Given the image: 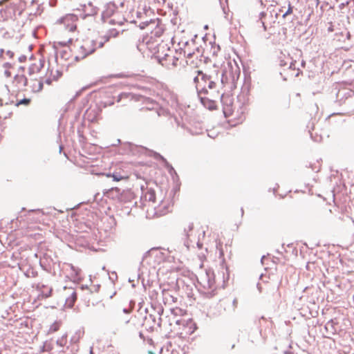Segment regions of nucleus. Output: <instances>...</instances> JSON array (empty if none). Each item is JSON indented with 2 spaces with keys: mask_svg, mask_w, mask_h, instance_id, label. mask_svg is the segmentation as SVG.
I'll use <instances>...</instances> for the list:
<instances>
[{
  "mask_svg": "<svg viewBox=\"0 0 354 354\" xmlns=\"http://www.w3.org/2000/svg\"><path fill=\"white\" fill-rule=\"evenodd\" d=\"M221 102L223 113L230 123L236 125L243 120L244 110L239 104L236 106L234 104V99L231 95H223Z\"/></svg>",
  "mask_w": 354,
  "mask_h": 354,
  "instance_id": "1",
  "label": "nucleus"
},
{
  "mask_svg": "<svg viewBox=\"0 0 354 354\" xmlns=\"http://www.w3.org/2000/svg\"><path fill=\"white\" fill-rule=\"evenodd\" d=\"M181 52H177L171 49L165 44H159L156 52V57L159 63L167 68H172L179 64Z\"/></svg>",
  "mask_w": 354,
  "mask_h": 354,
  "instance_id": "2",
  "label": "nucleus"
},
{
  "mask_svg": "<svg viewBox=\"0 0 354 354\" xmlns=\"http://www.w3.org/2000/svg\"><path fill=\"white\" fill-rule=\"evenodd\" d=\"M103 46L102 39L97 38L95 40L86 38L82 41L78 49L77 58L84 59L86 56L95 52L96 48Z\"/></svg>",
  "mask_w": 354,
  "mask_h": 354,
  "instance_id": "3",
  "label": "nucleus"
},
{
  "mask_svg": "<svg viewBox=\"0 0 354 354\" xmlns=\"http://www.w3.org/2000/svg\"><path fill=\"white\" fill-rule=\"evenodd\" d=\"M58 297L60 301L64 303L65 308H71L77 300V294L73 287L65 286L58 292Z\"/></svg>",
  "mask_w": 354,
  "mask_h": 354,
  "instance_id": "4",
  "label": "nucleus"
},
{
  "mask_svg": "<svg viewBox=\"0 0 354 354\" xmlns=\"http://www.w3.org/2000/svg\"><path fill=\"white\" fill-rule=\"evenodd\" d=\"M196 88L199 93H207L208 88H213L215 83L201 71H198L197 75L194 79Z\"/></svg>",
  "mask_w": 354,
  "mask_h": 354,
  "instance_id": "5",
  "label": "nucleus"
},
{
  "mask_svg": "<svg viewBox=\"0 0 354 354\" xmlns=\"http://www.w3.org/2000/svg\"><path fill=\"white\" fill-rule=\"evenodd\" d=\"M77 17L75 15H67L59 19V23L65 26L67 30L73 32L76 29Z\"/></svg>",
  "mask_w": 354,
  "mask_h": 354,
  "instance_id": "6",
  "label": "nucleus"
},
{
  "mask_svg": "<svg viewBox=\"0 0 354 354\" xmlns=\"http://www.w3.org/2000/svg\"><path fill=\"white\" fill-rule=\"evenodd\" d=\"M43 61L39 59H32L28 66V74L30 77L34 76L40 72L43 68Z\"/></svg>",
  "mask_w": 354,
  "mask_h": 354,
  "instance_id": "7",
  "label": "nucleus"
},
{
  "mask_svg": "<svg viewBox=\"0 0 354 354\" xmlns=\"http://www.w3.org/2000/svg\"><path fill=\"white\" fill-rule=\"evenodd\" d=\"M48 77L46 80V83L48 85L53 82L57 81L62 75V72L59 69L58 66H51L48 68Z\"/></svg>",
  "mask_w": 354,
  "mask_h": 354,
  "instance_id": "8",
  "label": "nucleus"
},
{
  "mask_svg": "<svg viewBox=\"0 0 354 354\" xmlns=\"http://www.w3.org/2000/svg\"><path fill=\"white\" fill-rule=\"evenodd\" d=\"M77 10L83 12V18L86 17V16L94 15L97 13L96 7L93 6L91 1L81 4L80 8H78Z\"/></svg>",
  "mask_w": 354,
  "mask_h": 354,
  "instance_id": "9",
  "label": "nucleus"
},
{
  "mask_svg": "<svg viewBox=\"0 0 354 354\" xmlns=\"http://www.w3.org/2000/svg\"><path fill=\"white\" fill-rule=\"evenodd\" d=\"M281 74L284 76V80L297 77L299 75V70L295 68V64L290 62V65L287 68H284Z\"/></svg>",
  "mask_w": 354,
  "mask_h": 354,
  "instance_id": "10",
  "label": "nucleus"
},
{
  "mask_svg": "<svg viewBox=\"0 0 354 354\" xmlns=\"http://www.w3.org/2000/svg\"><path fill=\"white\" fill-rule=\"evenodd\" d=\"M112 178L114 181L119 182L121 180H126L129 178V173L124 171L123 169H116L112 174Z\"/></svg>",
  "mask_w": 354,
  "mask_h": 354,
  "instance_id": "11",
  "label": "nucleus"
},
{
  "mask_svg": "<svg viewBox=\"0 0 354 354\" xmlns=\"http://www.w3.org/2000/svg\"><path fill=\"white\" fill-rule=\"evenodd\" d=\"M28 80L29 86L32 92L37 93L42 90L43 83L41 80H38L35 77H30Z\"/></svg>",
  "mask_w": 354,
  "mask_h": 354,
  "instance_id": "12",
  "label": "nucleus"
},
{
  "mask_svg": "<svg viewBox=\"0 0 354 354\" xmlns=\"http://www.w3.org/2000/svg\"><path fill=\"white\" fill-rule=\"evenodd\" d=\"M13 83L18 88L24 87L28 85V79L24 74L17 73L14 77Z\"/></svg>",
  "mask_w": 354,
  "mask_h": 354,
  "instance_id": "13",
  "label": "nucleus"
},
{
  "mask_svg": "<svg viewBox=\"0 0 354 354\" xmlns=\"http://www.w3.org/2000/svg\"><path fill=\"white\" fill-rule=\"evenodd\" d=\"M13 70L14 66L12 63L8 62H4L2 63L1 71L6 77H11Z\"/></svg>",
  "mask_w": 354,
  "mask_h": 354,
  "instance_id": "14",
  "label": "nucleus"
},
{
  "mask_svg": "<svg viewBox=\"0 0 354 354\" xmlns=\"http://www.w3.org/2000/svg\"><path fill=\"white\" fill-rule=\"evenodd\" d=\"M41 294L39 295V298L46 299L51 296L53 289L51 287L48 286L42 285L40 287Z\"/></svg>",
  "mask_w": 354,
  "mask_h": 354,
  "instance_id": "15",
  "label": "nucleus"
},
{
  "mask_svg": "<svg viewBox=\"0 0 354 354\" xmlns=\"http://www.w3.org/2000/svg\"><path fill=\"white\" fill-rule=\"evenodd\" d=\"M228 67L231 68V71L229 72V75L232 80H234L236 78H238L240 74V69L236 64H234L233 66L230 62L228 63Z\"/></svg>",
  "mask_w": 354,
  "mask_h": 354,
  "instance_id": "16",
  "label": "nucleus"
},
{
  "mask_svg": "<svg viewBox=\"0 0 354 354\" xmlns=\"http://www.w3.org/2000/svg\"><path fill=\"white\" fill-rule=\"evenodd\" d=\"M154 25L155 28L151 31V37H159L162 35L163 29L160 26H159L158 24H156L154 22H152L149 24V26Z\"/></svg>",
  "mask_w": 354,
  "mask_h": 354,
  "instance_id": "17",
  "label": "nucleus"
},
{
  "mask_svg": "<svg viewBox=\"0 0 354 354\" xmlns=\"http://www.w3.org/2000/svg\"><path fill=\"white\" fill-rule=\"evenodd\" d=\"M120 31L115 28L110 29L109 32L103 37H99L100 39H102L103 44L105 42L109 41L111 37H116L118 36Z\"/></svg>",
  "mask_w": 354,
  "mask_h": 354,
  "instance_id": "18",
  "label": "nucleus"
},
{
  "mask_svg": "<svg viewBox=\"0 0 354 354\" xmlns=\"http://www.w3.org/2000/svg\"><path fill=\"white\" fill-rule=\"evenodd\" d=\"M68 267L70 268V270H71V277L74 279H79L81 278L82 275V270L78 268L75 267V266L70 264L68 265Z\"/></svg>",
  "mask_w": 354,
  "mask_h": 354,
  "instance_id": "19",
  "label": "nucleus"
},
{
  "mask_svg": "<svg viewBox=\"0 0 354 354\" xmlns=\"http://www.w3.org/2000/svg\"><path fill=\"white\" fill-rule=\"evenodd\" d=\"M31 102V99L30 98H24V99H22V100H17L16 104H15V106H19L21 105H23V106H28L30 105Z\"/></svg>",
  "mask_w": 354,
  "mask_h": 354,
  "instance_id": "20",
  "label": "nucleus"
},
{
  "mask_svg": "<svg viewBox=\"0 0 354 354\" xmlns=\"http://www.w3.org/2000/svg\"><path fill=\"white\" fill-rule=\"evenodd\" d=\"M115 19H116V15H113L112 17L109 19V23L111 24H113V25H115V24H118V26L122 25V21L115 22Z\"/></svg>",
  "mask_w": 354,
  "mask_h": 354,
  "instance_id": "21",
  "label": "nucleus"
},
{
  "mask_svg": "<svg viewBox=\"0 0 354 354\" xmlns=\"http://www.w3.org/2000/svg\"><path fill=\"white\" fill-rule=\"evenodd\" d=\"M292 8L291 6V4L289 3H288V10L286 12H285L283 15V17L285 18L287 15H289L290 14H292Z\"/></svg>",
  "mask_w": 354,
  "mask_h": 354,
  "instance_id": "22",
  "label": "nucleus"
},
{
  "mask_svg": "<svg viewBox=\"0 0 354 354\" xmlns=\"http://www.w3.org/2000/svg\"><path fill=\"white\" fill-rule=\"evenodd\" d=\"M59 328V324L57 322H55L53 324H52L50 327V330L53 332L57 331Z\"/></svg>",
  "mask_w": 354,
  "mask_h": 354,
  "instance_id": "23",
  "label": "nucleus"
},
{
  "mask_svg": "<svg viewBox=\"0 0 354 354\" xmlns=\"http://www.w3.org/2000/svg\"><path fill=\"white\" fill-rule=\"evenodd\" d=\"M146 195H149V201H155V194H154V192L153 191L147 192Z\"/></svg>",
  "mask_w": 354,
  "mask_h": 354,
  "instance_id": "24",
  "label": "nucleus"
},
{
  "mask_svg": "<svg viewBox=\"0 0 354 354\" xmlns=\"http://www.w3.org/2000/svg\"><path fill=\"white\" fill-rule=\"evenodd\" d=\"M216 107L215 102L214 101H211L209 102V109H214Z\"/></svg>",
  "mask_w": 354,
  "mask_h": 354,
  "instance_id": "25",
  "label": "nucleus"
},
{
  "mask_svg": "<svg viewBox=\"0 0 354 354\" xmlns=\"http://www.w3.org/2000/svg\"><path fill=\"white\" fill-rule=\"evenodd\" d=\"M6 55L8 56L10 58H12L13 57V55H14V53L11 51H7L6 52Z\"/></svg>",
  "mask_w": 354,
  "mask_h": 354,
  "instance_id": "26",
  "label": "nucleus"
},
{
  "mask_svg": "<svg viewBox=\"0 0 354 354\" xmlns=\"http://www.w3.org/2000/svg\"><path fill=\"white\" fill-rule=\"evenodd\" d=\"M111 191H115V192H120V189H119V188H118V187H115V188H112V189L110 190V192H111Z\"/></svg>",
  "mask_w": 354,
  "mask_h": 354,
  "instance_id": "27",
  "label": "nucleus"
},
{
  "mask_svg": "<svg viewBox=\"0 0 354 354\" xmlns=\"http://www.w3.org/2000/svg\"><path fill=\"white\" fill-rule=\"evenodd\" d=\"M50 344H48V343H46H46H45V344H44V347H45V348H46V347H47V349H48V350H49V349L50 348Z\"/></svg>",
  "mask_w": 354,
  "mask_h": 354,
  "instance_id": "28",
  "label": "nucleus"
},
{
  "mask_svg": "<svg viewBox=\"0 0 354 354\" xmlns=\"http://www.w3.org/2000/svg\"><path fill=\"white\" fill-rule=\"evenodd\" d=\"M105 176L107 177V178H112V174L111 173H109V174H106Z\"/></svg>",
  "mask_w": 354,
  "mask_h": 354,
  "instance_id": "29",
  "label": "nucleus"
},
{
  "mask_svg": "<svg viewBox=\"0 0 354 354\" xmlns=\"http://www.w3.org/2000/svg\"><path fill=\"white\" fill-rule=\"evenodd\" d=\"M3 53H4L3 51L1 50V53H0V57L3 56Z\"/></svg>",
  "mask_w": 354,
  "mask_h": 354,
  "instance_id": "30",
  "label": "nucleus"
},
{
  "mask_svg": "<svg viewBox=\"0 0 354 354\" xmlns=\"http://www.w3.org/2000/svg\"><path fill=\"white\" fill-rule=\"evenodd\" d=\"M280 65H281V66H284L286 64H283V63H282V61H281V63H280Z\"/></svg>",
  "mask_w": 354,
  "mask_h": 354,
  "instance_id": "31",
  "label": "nucleus"
},
{
  "mask_svg": "<svg viewBox=\"0 0 354 354\" xmlns=\"http://www.w3.org/2000/svg\"><path fill=\"white\" fill-rule=\"evenodd\" d=\"M227 73H228V72L225 70V74L226 76L227 75Z\"/></svg>",
  "mask_w": 354,
  "mask_h": 354,
  "instance_id": "32",
  "label": "nucleus"
},
{
  "mask_svg": "<svg viewBox=\"0 0 354 354\" xmlns=\"http://www.w3.org/2000/svg\"><path fill=\"white\" fill-rule=\"evenodd\" d=\"M205 98H202V102L203 104H205Z\"/></svg>",
  "mask_w": 354,
  "mask_h": 354,
  "instance_id": "33",
  "label": "nucleus"
},
{
  "mask_svg": "<svg viewBox=\"0 0 354 354\" xmlns=\"http://www.w3.org/2000/svg\"><path fill=\"white\" fill-rule=\"evenodd\" d=\"M316 1H317V4L319 3V0H316Z\"/></svg>",
  "mask_w": 354,
  "mask_h": 354,
  "instance_id": "34",
  "label": "nucleus"
},
{
  "mask_svg": "<svg viewBox=\"0 0 354 354\" xmlns=\"http://www.w3.org/2000/svg\"><path fill=\"white\" fill-rule=\"evenodd\" d=\"M149 354H154L153 352L150 351Z\"/></svg>",
  "mask_w": 354,
  "mask_h": 354,
  "instance_id": "35",
  "label": "nucleus"
}]
</instances>
